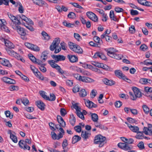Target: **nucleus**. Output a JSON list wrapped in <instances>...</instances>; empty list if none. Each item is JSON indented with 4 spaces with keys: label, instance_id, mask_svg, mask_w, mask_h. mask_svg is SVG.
<instances>
[{
    "label": "nucleus",
    "instance_id": "nucleus-1",
    "mask_svg": "<svg viewBox=\"0 0 152 152\" xmlns=\"http://www.w3.org/2000/svg\"><path fill=\"white\" fill-rule=\"evenodd\" d=\"M1 39V40L4 42L5 46L10 48L6 49L7 53L10 56L15 57L18 60H20L23 63L25 62V60L22 56L11 49L13 48V43L6 39Z\"/></svg>",
    "mask_w": 152,
    "mask_h": 152
},
{
    "label": "nucleus",
    "instance_id": "nucleus-2",
    "mask_svg": "<svg viewBox=\"0 0 152 152\" xmlns=\"http://www.w3.org/2000/svg\"><path fill=\"white\" fill-rule=\"evenodd\" d=\"M106 138L100 134L96 136L94 140V143L99 145V148L102 147L106 143Z\"/></svg>",
    "mask_w": 152,
    "mask_h": 152
},
{
    "label": "nucleus",
    "instance_id": "nucleus-3",
    "mask_svg": "<svg viewBox=\"0 0 152 152\" xmlns=\"http://www.w3.org/2000/svg\"><path fill=\"white\" fill-rule=\"evenodd\" d=\"M68 45L71 50L74 52L78 54H81L83 53V49L79 45L71 42H69Z\"/></svg>",
    "mask_w": 152,
    "mask_h": 152
},
{
    "label": "nucleus",
    "instance_id": "nucleus-4",
    "mask_svg": "<svg viewBox=\"0 0 152 152\" xmlns=\"http://www.w3.org/2000/svg\"><path fill=\"white\" fill-rule=\"evenodd\" d=\"M134 94L131 92H129V94L132 99L136 100L137 98H140L141 96V93L138 88L136 87H133L132 88Z\"/></svg>",
    "mask_w": 152,
    "mask_h": 152
},
{
    "label": "nucleus",
    "instance_id": "nucleus-5",
    "mask_svg": "<svg viewBox=\"0 0 152 152\" xmlns=\"http://www.w3.org/2000/svg\"><path fill=\"white\" fill-rule=\"evenodd\" d=\"M60 42V40L59 39H56L54 40L50 47V49L51 51H53L56 49L54 53H58L61 50V48H56V47L58 45Z\"/></svg>",
    "mask_w": 152,
    "mask_h": 152
},
{
    "label": "nucleus",
    "instance_id": "nucleus-6",
    "mask_svg": "<svg viewBox=\"0 0 152 152\" xmlns=\"http://www.w3.org/2000/svg\"><path fill=\"white\" fill-rule=\"evenodd\" d=\"M94 41L95 42L91 41L89 42L90 45L92 46L99 47L103 43L102 40V39H94Z\"/></svg>",
    "mask_w": 152,
    "mask_h": 152
},
{
    "label": "nucleus",
    "instance_id": "nucleus-7",
    "mask_svg": "<svg viewBox=\"0 0 152 152\" xmlns=\"http://www.w3.org/2000/svg\"><path fill=\"white\" fill-rule=\"evenodd\" d=\"M7 15L12 22L15 24L18 25L20 24V22L18 19V18H16L15 16L10 13H7Z\"/></svg>",
    "mask_w": 152,
    "mask_h": 152
},
{
    "label": "nucleus",
    "instance_id": "nucleus-8",
    "mask_svg": "<svg viewBox=\"0 0 152 152\" xmlns=\"http://www.w3.org/2000/svg\"><path fill=\"white\" fill-rule=\"evenodd\" d=\"M86 15L92 21L97 22L98 21V18L96 15L91 12H88L86 13Z\"/></svg>",
    "mask_w": 152,
    "mask_h": 152
},
{
    "label": "nucleus",
    "instance_id": "nucleus-9",
    "mask_svg": "<svg viewBox=\"0 0 152 152\" xmlns=\"http://www.w3.org/2000/svg\"><path fill=\"white\" fill-rule=\"evenodd\" d=\"M51 57L56 61V62L59 61H63L65 59V57L62 55H53L51 56Z\"/></svg>",
    "mask_w": 152,
    "mask_h": 152
},
{
    "label": "nucleus",
    "instance_id": "nucleus-10",
    "mask_svg": "<svg viewBox=\"0 0 152 152\" xmlns=\"http://www.w3.org/2000/svg\"><path fill=\"white\" fill-rule=\"evenodd\" d=\"M143 131L144 133L146 135H152V125L149 124L148 125V127H144L143 129Z\"/></svg>",
    "mask_w": 152,
    "mask_h": 152
},
{
    "label": "nucleus",
    "instance_id": "nucleus-11",
    "mask_svg": "<svg viewBox=\"0 0 152 152\" xmlns=\"http://www.w3.org/2000/svg\"><path fill=\"white\" fill-rule=\"evenodd\" d=\"M104 50L107 53V55L111 57L115 53L118 51L117 50L113 48L105 49Z\"/></svg>",
    "mask_w": 152,
    "mask_h": 152
},
{
    "label": "nucleus",
    "instance_id": "nucleus-12",
    "mask_svg": "<svg viewBox=\"0 0 152 152\" xmlns=\"http://www.w3.org/2000/svg\"><path fill=\"white\" fill-rule=\"evenodd\" d=\"M0 63L3 65L9 67L12 66L9 60L5 58H0Z\"/></svg>",
    "mask_w": 152,
    "mask_h": 152
},
{
    "label": "nucleus",
    "instance_id": "nucleus-13",
    "mask_svg": "<svg viewBox=\"0 0 152 152\" xmlns=\"http://www.w3.org/2000/svg\"><path fill=\"white\" fill-rule=\"evenodd\" d=\"M2 81L4 82L10 84H15V81L12 79L9 78L7 77H4L1 78Z\"/></svg>",
    "mask_w": 152,
    "mask_h": 152
},
{
    "label": "nucleus",
    "instance_id": "nucleus-14",
    "mask_svg": "<svg viewBox=\"0 0 152 152\" xmlns=\"http://www.w3.org/2000/svg\"><path fill=\"white\" fill-rule=\"evenodd\" d=\"M15 29L20 35L22 36H25L26 35L25 30L23 28L20 26H15Z\"/></svg>",
    "mask_w": 152,
    "mask_h": 152
},
{
    "label": "nucleus",
    "instance_id": "nucleus-15",
    "mask_svg": "<svg viewBox=\"0 0 152 152\" xmlns=\"http://www.w3.org/2000/svg\"><path fill=\"white\" fill-rule=\"evenodd\" d=\"M114 73L115 75L118 78L125 79L126 78V76L119 70H117L115 71Z\"/></svg>",
    "mask_w": 152,
    "mask_h": 152
},
{
    "label": "nucleus",
    "instance_id": "nucleus-16",
    "mask_svg": "<svg viewBox=\"0 0 152 152\" xmlns=\"http://www.w3.org/2000/svg\"><path fill=\"white\" fill-rule=\"evenodd\" d=\"M80 81L85 83H92L94 82V80L88 77L81 76Z\"/></svg>",
    "mask_w": 152,
    "mask_h": 152
},
{
    "label": "nucleus",
    "instance_id": "nucleus-17",
    "mask_svg": "<svg viewBox=\"0 0 152 152\" xmlns=\"http://www.w3.org/2000/svg\"><path fill=\"white\" fill-rule=\"evenodd\" d=\"M102 82L107 86H111L115 84V82L114 81L112 80H109L106 78L103 79L102 80Z\"/></svg>",
    "mask_w": 152,
    "mask_h": 152
},
{
    "label": "nucleus",
    "instance_id": "nucleus-18",
    "mask_svg": "<svg viewBox=\"0 0 152 152\" xmlns=\"http://www.w3.org/2000/svg\"><path fill=\"white\" fill-rule=\"evenodd\" d=\"M36 105L37 107L42 110H45V105L41 101H38L36 102Z\"/></svg>",
    "mask_w": 152,
    "mask_h": 152
},
{
    "label": "nucleus",
    "instance_id": "nucleus-19",
    "mask_svg": "<svg viewBox=\"0 0 152 152\" xmlns=\"http://www.w3.org/2000/svg\"><path fill=\"white\" fill-rule=\"evenodd\" d=\"M91 134L86 131H82L81 132V136L84 140H86L89 137Z\"/></svg>",
    "mask_w": 152,
    "mask_h": 152
},
{
    "label": "nucleus",
    "instance_id": "nucleus-20",
    "mask_svg": "<svg viewBox=\"0 0 152 152\" xmlns=\"http://www.w3.org/2000/svg\"><path fill=\"white\" fill-rule=\"evenodd\" d=\"M67 57L69 59V61L71 62L74 63L76 62L78 60L77 57L75 55H68L67 56Z\"/></svg>",
    "mask_w": 152,
    "mask_h": 152
},
{
    "label": "nucleus",
    "instance_id": "nucleus-21",
    "mask_svg": "<svg viewBox=\"0 0 152 152\" xmlns=\"http://www.w3.org/2000/svg\"><path fill=\"white\" fill-rule=\"evenodd\" d=\"M68 145L67 140L66 139H64L62 143V147L64 150L63 151L64 152H67L68 150V149L67 147Z\"/></svg>",
    "mask_w": 152,
    "mask_h": 152
},
{
    "label": "nucleus",
    "instance_id": "nucleus-22",
    "mask_svg": "<svg viewBox=\"0 0 152 152\" xmlns=\"http://www.w3.org/2000/svg\"><path fill=\"white\" fill-rule=\"evenodd\" d=\"M48 54V53L46 51H44L42 53L41 56V59L42 61L45 62L48 58L47 55Z\"/></svg>",
    "mask_w": 152,
    "mask_h": 152
},
{
    "label": "nucleus",
    "instance_id": "nucleus-23",
    "mask_svg": "<svg viewBox=\"0 0 152 152\" xmlns=\"http://www.w3.org/2000/svg\"><path fill=\"white\" fill-rule=\"evenodd\" d=\"M33 2L35 4L40 6L44 4L45 2L42 0H32Z\"/></svg>",
    "mask_w": 152,
    "mask_h": 152
},
{
    "label": "nucleus",
    "instance_id": "nucleus-24",
    "mask_svg": "<svg viewBox=\"0 0 152 152\" xmlns=\"http://www.w3.org/2000/svg\"><path fill=\"white\" fill-rule=\"evenodd\" d=\"M94 125L96 127H99L100 129H103L104 130H106L107 129V128L105 126H104L101 124L97 122H94Z\"/></svg>",
    "mask_w": 152,
    "mask_h": 152
},
{
    "label": "nucleus",
    "instance_id": "nucleus-25",
    "mask_svg": "<svg viewBox=\"0 0 152 152\" xmlns=\"http://www.w3.org/2000/svg\"><path fill=\"white\" fill-rule=\"evenodd\" d=\"M35 75L36 77L41 80H44L45 79L48 80V79L46 77H45L42 75L41 73L39 71L36 73Z\"/></svg>",
    "mask_w": 152,
    "mask_h": 152
},
{
    "label": "nucleus",
    "instance_id": "nucleus-26",
    "mask_svg": "<svg viewBox=\"0 0 152 152\" xmlns=\"http://www.w3.org/2000/svg\"><path fill=\"white\" fill-rule=\"evenodd\" d=\"M81 137L78 135H75L72 138V143L73 144H75L80 141L81 139Z\"/></svg>",
    "mask_w": 152,
    "mask_h": 152
},
{
    "label": "nucleus",
    "instance_id": "nucleus-27",
    "mask_svg": "<svg viewBox=\"0 0 152 152\" xmlns=\"http://www.w3.org/2000/svg\"><path fill=\"white\" fill-rule=\"evenodd\" d=\"M76 121V119L74 117L73 114H72L70 115V118L69 119V122L71 124L74 126Z\"/></svg>",
    "mask_w": 152,
    "mask_h": 152
},
{
    "label": "nucleus",
    "instance_id": "nucleus-28",
    "mask_svg": "<svg viewBox=\"0 0 152 152\" xmlns=\"http://www.w3.org/2000/svg\"><path fill=\"white\" fill-rule=\"evenodd\" d=\"M92 120L94 122H97L98 120V117L97 115L95 113H90Z\"/></svg>",
    "mask_w": 152,
    "mask_h": 152
},
{
    "label": "nucleus",
    "instance_id": "nucleus-29",
    "mask_svg": "<svg viewBox=\"0 0 152 152\" xmlns=\"http://www.w3.org/2000/svg\"><path fill=\"white\" fill-rule=\"evenodd\" d=\"M109 16L111 20H113L115 21H117V18L115 16L114 12L113 11L111 10L110 11Z\"/></svg>",
    "mask_w": 152,
    "mask_h": 152
},
{
    "label": "nucleus",
    "instance_id": "nucleus-30",
    "mask_svg": "<svg viewBox=\"0 0 152 152\" xmlns=\"http://www.w3.org/2000/svg\"><path fill=\"white\" fill-rule=\"evenodd\" d=\"M144 133V131L143 132H137V134L136 137V138L139 139H143L144 135L143 133Z\"/></svg>",
    "mask_w": 152,
    "mask_h": 152
},
{
    "label": "nucleus",
    "instance_id": "nucleus-31",
    "mask_svg": "<svg viewBox=\"0 0 152 152\" xmlns=\"http://www.w3.org/2000/svg\"><path fill=\"white\" fill-rule=\"evenodd\" d=\"M79 94L80 96L84 97L87 95V94L85 90L84 89H82L79 91Z\"/></svg>",
    "mask_w": 152,
    "mask_h": 152
},
{
    "label": "nucleus",
    "instance_id": "nucleus-32",
    "mask_svg": "<svg viewBox=\"0 0 152 152\" xmlns=\"http://www.w3.org/2000/svg\"><path fill=\"white\" fill-rule=\"evenodd\" d=\"M100 67L102 68L105 70L107 71H112V69L110 67L106 64H101Z\"/></svg>",
    "mask_w": 152,
    "mask_h": 152
},
{
    "label": "nucleus",
    "instance_id": "nucleus-33",
    "mask_svg": "<svg viewBox=\"0 0 152 152\" xmlns=\"http://www.w3.org/2000/svg\"><path fill=\"white\" fill-rule=\"evenodd\" d=\"M149 81H148V79L146 78H141L139 81L140 83L142 84H146L148 83H150V82H151V81L149 80Z\"/></svg>",
    "mask_w": 152,
    "mask_h": 152
},
{
    "label": "nucleus",
    "instance_id": "nucleus-34",
    "mask_svg": "<svg viewBox=\"0 0 152 152\" xmlns=\"http://www.w3.org/2000/svg\"><path fill=\"white\" fill-rule=\"evenodd\" d=\"M48 62L50 66L54 68L55 69L56 66L58 65L55 63V61L53 60H49L48 61Z\"/></svg>",
    "mask_w": 152,
    "mask_h": 152
},
{
    "label": "nucleus",
    "instance_id": "nucleus-35",
    "mask_svg": "<svg viewBox=\"0 0 152 152\" xmlns=\"http://www.w3.org/2000/svg\"><path fill=\"white\" fill-rule=\"evenodd\" d=\"M130 129L133 132L137 133L138 132L139 129V127L136 126H132Z\"/></svg>",
    "mask_w": 152,
    "mask_h": 152
},
{
    "label": "nucleus",
    "instance_id": "nucleus-36",
    "mask_svg": "<svg viewBox=\"0 0 152 152\" xmlns=\"http://www.w3.org/2000/svg\"><path fill=\"white\" fill-rule=\"evenodd\" d=\"M122 56L120 54H117L115 53L111 57L118 60L121 59Z\"/></svg>",
    "mask_w": 152,
    "mask_h": 152
},
{
    "label": "nucleus",
    "instance_id": "nucleus-37",
    "mask_svg": "<svg viewBox=\"0 0 152 152\" xmlns=\"http://www.w3.org/2000/svg\"><path fill=\"white\" fill-rule=\"evenodd\" d=\"M40 94L44 99L49 101V97L45 94V92L44 91H41V92L40 91Z\"/></svg>",
    "mask_w": 152,
    "mask_h": 152
},
{
    "label": "nucleus",
    "instance_id": "nucleus-38",
    "mask_svg": "<svg viewBox=\"0 0 152 152\" xmlns=\"http://www.w3.org/2000/svg\"><path fill=\"white\" fill-rule=\"evenodd\" d=\"M85 104L87 107L89 108H91L93 106V103L89 100L85 102Z\"/></svg>",
    "mask_w": 152,
    "mask_h": 152
},
{
    "label": "nucleus",
    "instance_id": "nucleus-39",
    "mask_svg": "<svg viewBox=\"0 0 152 152\" xmlns=\"http://www.w3.org/2000/svg\"><path fill=\"white\" fill-rule=\"evenodd\" d=\"M56 128L59 132H61L63 134H64V131L63 129L61 126L60 124H57L55 125Z\"/></svg>",
    "mask_w": 152,
    "mask_h": 152
},
{
    "label": "nucleus",
    "instance_id": "nucleus-40",
    "mask_svg": "<svg viewBox=\"0 0 152 152\" xmlns=\"http://www.w3.org/2000/svg\"><path fill=\"white\" fill-rule=\"evenodd\" d=\"M63 24L64 26L69 28H72L74 26V24L68 23V22L66 21H64L63 22Z\"/></svg>",
    "mask_w": 152,
    "mask_h": 152
},
{
    "label": "nucleus",
    "instance_id": "nucleus-41",
    "mask_svg": "<svg viewBox=\"0 0 152 152\" xmlns=\"http://www.w3.org/2000/svg\"><path fill=\"white\" fill-rule=\"evenodd\" d=\"M31 50L36 52H38L40 50V48L37 45L33 44Z\"/></svg>",
    "mask_w": 152,
    "mask_h": 152
},
{
    "label": "nucleus",
    "instance_id": "nucleus-42",
    "mask_svg": "<svg viewBox=\"0 0 152 152\" xmlns=\"http://www.w3.org/2000/svg\"><path fill=\"white\" fill-rule=\"evenodd\" d=\"M138 147L140 150H142L145 148L144 142L141 141L137 145Z\"/></svg>",
    "mask_w": 152,
    "mask_h": 152
},
{
    "label": "nucleus",
    "instance_id": "nucleus-43",
    "mask_svg": "<svg viewBox=\"0 0 152 152\" xmlns=\"http://www.w3.org/2000/svg\"><path fill=\"white\" fill-rule=\"evenodd\" d=\"M76 113L77 115L82 120L84 119L85 118L84 116L80 111H79L78 112H76Z\"/></svg>",
    "mask_w": 152,
    "mask_h": 152
},
{
    "label": "nucleus",
    "instance_id": "nucleus-44",
    "mask_svg": "<svg viewBox=\"0 0 152 152\" xmlns=\"http://www.w3.org/2000/svg\"><path fill=\"white\" fill-rule=\"evenodd\" d=\"M22 102L25 105H26L29 104V102L28 99L24 98L22 99H21Z\"/></svg>",
    "mask_w": 152,
    "mask_h": 152
},
{
    "label": "nucleus",
    "instance_id": "nucleus-45",
    "mask_svg": "<svg viewBox=\"0 0 152 152\" xmlns=\"http://www.w3.org/2000/svg\"><path fill=\"white\" fill-rule=\"evenodd\" d=\"M45 64H43L42 65H40L39 66V68L40 70L43 72H45L47 70L46 69L45 67H44Z\"/></svg>",
    "mask_w": 152,
    "mask_h": 152
},
{
    "label": "nucleus",
    "instance_id": "nucleus-46",
    "mask_svg": "<svg viewBox=\"0 0 152 152\" xmlns=\"http://www.w3.org/2000/svg\"><path fill=\"white\" fill-rule=\"evenodd\" d=\"M29 56V58L34 63H35V62H36V58H35V57L32 54H30L28 55Z\"/></svg>",
    "mask_w": 152,
    "mask_h": 152
},
{
    "label": "nucleus",
    "instance_id": "nucleus-47",
    "mask_svg": "<svg viewBox=\"0 0 152 152\" xmlns=\"http://www.w3.org/2000/svg\"><path fill=\"white\" fill-rule=\"evenodd\" d=\"M15 134L11 135L10 136V139L12 140V141L15 143H17L18 142V140L16 137L14 135Z\"/></svg>",
    "mask_w": 152,
    "mask_h": 152
},
{
    "label": "nucleus",
    "instance_id": "nucleus-48",
    "mask_svg": "<svg viewBox=\"0 0 152 152\" xmlns=\"http://www.w3.org/2000/svg\"><path fill=\"white\" fill-rule=\"evenodd\" d=\"M75 131L78 133H80L81 131V127L80 126H76L74 127Z\"/></svg>",
    "mask_w": 152,
    "mask_h": 152
},
{
    "label": "nucleus",
    "instance_id": "nucleus-49",
    "mask_svg": "<svg viewBox=\"0 0 152 152\" xmlns=\"http://www.w3.org/2000/svg\"><path fill=\"white\" fill-rule=\"evenodd\" d=\"M142 107L145 113L146 114H148L149 112V108L146 105H143Z\"/></svg>",
    "mask_w": 152,
    "mask_h": 152
},
{
    "label": "nucleus",
    "instance_id": "nucleus-50",
    "mask_svg": "<svg viewBox=\"0 0 152 152\" xmlns=\"http://www.w3.org/2000/svg\"><path fill=\"white\" fill-rule=\"evenodd\" d=\"M1 28L2 30L7 32L9 33L10 32V31L8 28L5 25L1 26Z\"/></svg>",
    "mask_w": 152,
    "mask_h": 152
},
{
    "label": "nucleus",
    "instance_id": "nucleus-51",
    "mask_svg": "<svg viewBox=\"0 0 152 152\" xmlns=\"http://www.w3.org/2000/svg\"><path fill=\"white\" fill-rule=\"evenodd\" d=\"M5 114L6 116L7 117H9L10 119H11L13 117V115H10V112L9 111L7 110L5 112Z\"/></svg>",
    "mask_w": 152,
    "mask_h": 152
},
{
    "label": "nucleus",
    "instance_id": "nucleus-52",
    "mask_svg": "<svg viewBox=\"0 0 152 152\" xmlns=\"http://www.w3.org/2000/svg\"><path fill=\"white\" fill-rule=\"evenodd\" d=\"M25 144V143L24 142V141L23 140H21L19 142V145L21 148H23V147L24 146V145Z\"/></svg>",
    "mask_w": 152,
    "mask_h": 152
},
{
    "label": "nucleus",
    "instance_id": "nucleus-53",
    "mask_svg": "<svg viewBox=\"0 0 152 152\" xmlns=\"http://www.w3.org/2000/svg\"><path fill=\"white\" fill-rule=\"evenodd\" d=\"M73 107L76 110V112H78L79 111H81V108L79 107L77 105V103H75L73 105Z\"/></svg>",
    "mask_w": 152,
    "mask_h": 152
},
{
    "label": "nucleus",
    "instance_id": "nucleus-54",
    "mask_svg": "<svg viewBox=\"0 0 152 152\" xmlns=\"http://www.w3.org/2000/svg\"><path fill=\"white\" fill-rule=\"evenodd\" d=\"M9 1V0H0V5L4 4L6 5H8Z\"/></svg>",
    "mask_w": 152,
    "mask_h": 152
},
{
    "label": "nucleus",
    "instance_id": "nucleus-55",
    "mask_svg": "<svg viewBox=\"0 0 152 152\" xmlns=\"http://www.w3.org/2000/svg\"><path fill=\"white\" fill-rule=\"evenodd\" d=\"M9 1V0H0V5L4 4L6 5H8Z\"/></svg>",
    "mask_w": 152,
    "mask_h": 152
},
{
    "label": "nucleus",
    "instance_id": "nucleus-56",
    "mask_svg": "<svg viewBox=\"0 0 152 152\" xmlns=\"http://www.w3.org/2000/svg\"><path fill=\"white\" fill-rule=\"evenodd\" d=\"M75 14L72 12H71L69 13L68 15V17L69 18H74L75 17Z\"/></svg>",
    "mask_w": 152,
    "mask_h": 152
},
{
    "label": "nucleus",
    "instance_id": "nucleus-57",
    "mask_svg": "<svg viewBox=\"0 0 152 152\" xmlns=\"http://www.w3.org/2000/svg\"><path fill=\"white\" fill-rule=\"evenodd\" d=\"M10 90L11 91L14 90H18V87L17 86L14 85L11 86L9 87Z\"/></svg>",
    "mask_w": 152,
    "mask_h": 152
},
{
    "label": "nucleus",
    "instance_id": "nucleus-58",
    "mask_svg": "<svg viewBox=\"0 0 152 152\" xmlns=\"http://www.w3.org/2000/svg\"><path fill=\"white\" fill-rule=\"evenodd\" d=\"M30 69L34 75L38 71V70L33 66L31 65Z\"/></svg>",
    "mask_w": 152,
    "mask_h": 152
},
{
    "label": "nucleus",
    "instance_id": "nucleus-59",
    "mask_svg": "<svg viewBox=\"0 0 152 152\" xmlns=\"http://www.w3.org/2000/svg\"><path fill=\"white\" fill-rule=\"evenodd\" d=\"M50 97H49V101H54L56 99V96L53 93L50 94Z\"/></svg>",
    "mask_w": 152,
    "mask_h": 152
},
{
    "label": "nucleus",
    "instance_id": "nucleus-60",
    "mask_svg": "<svg viewBox=\"0 0 152 152\" xmlns=\"http://www.w3.org/2000/svg\"><path fill=\"white\" fill-rule=\"evenodd\" d=\"M24 26L30 31H34V29L33 27L32 26V25H25V24H24Z\"/></svg>",
    "mask_w": 152,
    "mask_h": 152
},
{
    "label": "nucleus",
    "instance_id": "nucleus-61",
    "mask_svg": "<svg viewBox=\"0 0 152 152\" xmlns=\"http://www.w3.org/2000/svg\"><path fill=\"white\" fill-rule=\"evenodd\" d=\"M102 20L104 21H106L107 20L108 16L107 15V14H105L104 13L103 14H102Z\"/></svg>",
    "mask_w": 152,
    "mask_h": 152
},
{
    "label": "nucleus",
    "instance_id": "nucleus-62",
    "mask_svg": "<svg viewBox=\"0 0 152 152\" xmlns=\"http://www.w3.org/2000/svg\"><path fill=\"white\" fill-rule=\"evenodd\" d=\"M60 113L62 116H64L66 114V112L64 108H61L60 110Z\"/></svg>",
    "mask_w": 152,
    "mask_h": 152
},
{
    "label": "nucleus",
    "instance_id": "nucleus-63",
    "mask_svg": "<svg viewBox=\"0 0 152 152\" xmlns=\"http://www.w3.org/2000/svg\"><path fill=\"white\" fill-rule=\"evenodd\" d=\"M129 32L131 33H133L135 32V29L134 26H132L130 27H129Z\"/></svg>",
    "mask_w": 152,
    "mask_h": 152
},
{
    "label": "nucleus",
    "instance_id": "nucleus-64",
    "mask_svg": "<svg viewBox=\"0 0 152 152\" xmlns=\"http://www.w3.org/2000/svg\"><path fill=\"white\" fill-rule=\"evenodd\" d=\"M131 14L132 15H136L138 14V12L136 10H131Z\"/></svg>",
    "mask_w": 152,
    "mask_h": 152
}]
</instances>
